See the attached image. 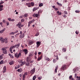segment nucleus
<instances>
[{
  "label": "nucleus",
  "instance_id": "1",
  "mask_svg": "<svg viewBox=\"0 0 80 80\" xmlns=\"http://www.w3.org/2000/svg\"><path fill=\"white\" fill-rule=\"evenodd\" d=\"M0 40L3 43L5 42V43H8V40L7 39V38L5 39L2 38H0Z\"/></svg>",
  "mask_w": 80,
  "mask_h": 80
},
{
  "label": "nucleus",
  "instance_id": "2",
  "mask_svg": "<svg viewBox=\"0 0 80 80\" xmlns=\"http://www.w3.org/2000/svg\"><path fill=\"white\" fill-rule=\"evenodd\" d=\"M15 57L17 58H18L19 57L22 56V53L19 52V54L17 53H16L14 54Z\"/></svg>",
  "mask_w": 80,
  "mask_h": 80
},
{
  "label": "nucleus",
  "instance_id": "3",
  "mask_svg": "<svg viewBox=\"0 0 80 80\" xmlns=\"http://www.w3.org/2000/svg\"><path fill=\"white\" fill-rule=\"evenodd\" d=\"M2 50L3 51V53L4 54H7V50L5 49V48H3L2 49Z\"/></svg>",
  "mask_w": 80,
  "mask_h": 80
},
{
  "label": "nucleus",
  "instance_id": "4",
  "mask_svg": "<svg viewBox=\"0 0 80 80\" xmlns=\"http://www.w3.org/2000/svg\"><path fill=\"white\" fill-rule=\"evenodd\" d=\"M35 72V68H34L32 69L31 71V73L32 74H33Z\"/></svg>",
  "mask_w": 80,
  "mask_h": 80
},
{
  "label": "nucleus",
  "instance_id": "5",
  "mask_svg": "<svg viewBox=\"0 0 80 80\" xmlns=\"http://www.w3.org/2000/svg\"><path fill=\"white\" fill-rule=\"evenodd\" d=\"M21 22H19L18 23V24L16 25V26H17L18 28H19L20 29H21L22 28H21Z\"/></svg>",
  "mask_w": 80,
  "mask_h": 80
},
{
  "label": "nucleus",
  "instance_id": "6",
  "mask_svg": "<svg viewBox=\"0 0 80 80\" xmlns=\"http://www.w3.org/2000/svg\"><path fill=\"white\" fill-rule=\"evenodd\" d=\"M3 10V5H1L0 6V12Z\"/></svg>",
  "mask_w": 80,
  "mask_h": 80
},
{
  "label": "nucleus",
  "instance_id": "7",
  "mask_svg": "<svg viewBox=\"0 0 80 80\" xmlns=\"http://www.w3.org/2000/svg\"><path fill=\"white\" fill-rule=\"evenodd\" d=\"M66 68V65H62L61 67V69L62 70H65Z\"/></svg>",
  "mask_w": 80,
  "mask_h": 80
},
{
  "label": "nucleus",
  "instance_id": "8",
  "mask_svg": "<svg viewBox=\"0 0 80 80\" xmlns=\"http://www.w3.org/2000/svg\"><path fill=\"white\" fill-rule=\"evenodd\" d=\"M23 52H24L25 53V55H27V53H28V50H27V49H23Z\"/></svg>",
  "mask_w": 80,
  "mask_h": 80
},
{
  "label": "nucleus",
  "instance_id": "9",
  "mask_svg": "<svg viewBox=\"0 0 80 80\" xmlns=\"http://www.w3.org/2000/svg\"><path fill=\"white\" fill-rule=\"evenodd\" d=\"M33 43V41H31V40H29V42H28V44L29 45H32Z\"/></svg>",
  "mask_w": 80,
  "mask_h": 80
},
{
  "label": "nucleus",
  "instance_id": "10",
  "mask_svg": "<svg viewBox=\"0 0 80 80\" xmlns=\"http://www.w3.org/2000/svg\"><path fill=\"white\" fill-rule=\"evenodd\" d=\"M24 37V33L23 34H20L19 36V38H23Z\"/></svg>",
  "mask_w": 80,
  "mask_h": 80
},
{
  "label": "nucleus",
  "instance_id": "11",
  "mask_svg": "<svg viewBox=\"0 0 80 80\" xmlns=\"http://www.w3.org/2000/svg\"><path fill=\"white\" fill-rule=\"evenodd\" d=\"M37 47H39L40 46V42L38 41L37 42Z\"/></svg>",
  "mask_w": 80,
  "mask_h": 80
},
{
  "label": "nucleus",
  "instance_id": "12",
  "mask_svg": "<svg viewBox=\"0 0 80 80\" xmlns=\"http://www.w3.org/2000/svg\"><path fill=\"white\" fill-rule=\"evenodd\" d=\"M52 8H54V10L56 11H57V10H58V8H55V6H52Z\"/></svg>",
  "mask_w": 80,
  "mask_h": 80
},
{
  "label": "nucleus",
  "instance_id": "13",
  "mask_svg": "<svg viewBox=\"0 0 80 80\" xmlns=\"http://www.w3.org/2000/svg\"><path fill=\"white\" fill-rule=\"evenodd\" d=\"M6 30V29L5 28H4L3 29H2L1 31H0V33H3L4 31H5V30Z\"/></svg>",
  "mask_w": 80,
  "mask_h": 80
},
{
  "label": "nucleus",
  "instance_id": "14",
  "mask_svg": "<svg viewBox=\"0 0 80 80\" xmlns=\"http://www.w3.org/2000/svg\"><path fill=\"white\" fill-rule=\"evenodd\" d=\"M7 69V68L5 66H4L3 68V73H5L6 72V70Z\"/></svg>",
  "mask_w": 80,
  "mask_h": 80
},
{
  "label": "nucleus",
  "instance_id": "15",
  "mask_svg": "<svg viewBox=\"0 0 80 80\" xmlns=\"http://www.w3.org/2000/svg\"><path fill=\"white\" fill-rule=\"evenodd\" d=\"M38 8H39L38 7L34 8L33 9V11H36L37 10H38Z\"/></svg>",
  "mask_w": 80,
  "mask_h": 80
},
{
  "label": "nucleus",
  "instance_id": "16",
  "mask_svg": "<svg viewBox=\"0 0 80 80\" xmlns=\"http://www.w3.org/2000/svg\"><path fill=\"white\" fill-rule=\"evenodd\" d=\"M42 56H41L40 57H38L37 60L38 61H40V60H41V59H42Z\"/></svg>",
  "mask_w": 80,
  "mask_h": 80
},
{
  "label": "nucleus",
  "instance_id": "17",
  "mask_svg": "<svg viewBox=\"0 0 80 80\" xmlns=\"http://www.w3.org/2000/svg\"><path fill=\"white\" fill-rule=\"evenodd\" d=\"M13 63H14V61H10L9 62V64L10 65H13Z\"/></svg>",
  "mask_w": 80,
  "mask_h": 80
},
{
  "label": "nucleus",
  "instance_id": "18",
  "mask_svg": "<svg viewBox=\"0 0 80 80\" xmlns=\"http://www.w3.org/2000/svg\"><path fill=\"white\" fill-rule=\"evenodd\" d=\"M30 57H28L27 58V62H30Z\"/></svg>",
  "mask_w": 80,
  "mask_h": 80
},
{
  "label": "nucleus",
  "instance_id": "19",
  "mask_svg": "<svg viewBox=\"0 0 80 80\" xmlns=\"http://www.w3.org/2000/svg\"><path fill=\"white\" fill-rule=\"evenodd\" d=\"M33 17H38V14H36L35 13H34L33 14Z\"/></svg>",
  "mask_w": 80,
  "mask_h": 80
},
{
  "label": "nucleus",
  "instance_id": "20",
  "mask_svg": "<svg viewBox=\"0 0 80 80\" xmlns=\"http://www.w3.org/2000/svg\"><path fill=\"white\" fill-rule=\"evenodd\" d=\"M20 44L19 43L15 45L16 48H18L19 47V46H20Z\"/></svg>",
  "mask_w": 80,
  "mask_h": 80
},
{
  "label": "nucleus",
  "instance_id": "21",
  "mask_svg": "<svg viewBox=\"0 0 80 80\" xmlns=\"http://www.w3.org/2000/svg\"><path fill=\"white\" fill-rule=\"evenodd\" d=\"M57 13L58 14V15H62V13L61 12H60L59 11H57Z\"/></svg>",
  "mask_w": 80,
  "mask_h": 80
},
{
  "label": "nucleus",
  "instance_id": "22",
  "mask_svg": "<svg viewBox=\"0 0 80 80\" xmlns=\"http://www.w3.org/2000/svg\"><path fill=\"white\" fill-rule=\"evenodd\" d=\"M58 66H56V68L55 70V72H56V73H57V70L58 69Z\"/></svg>",
  "mask_w": 80,
  "mask_h": 80
},
{
  "label": "nucleus",
  "instance_id": "23",
  "mask_svg": "<svg viewBox=\"0 0 80 80\" xmlns=\"http://www.w3.org/2000/svg\"><path fill=\"white\" fill-rule=\"evenodd\" d=\"M18 72H22V69L20 68V69H18Z\"/></svg>",
  "mask_w": 80,
  "mask_h": 80
},
{
  "label": "nucleus",
  "instance_id": "24",
  "mask_svg": "<svg viewBox=\"0 0 80 80\" xmlns=\"http://www.w3.org/2000/svg\"><path fill=\"white\" fill-rule=\"evenodd\" d=\"M26 66H27V67H29V66H30V63L29 62H27L26 63Z\"/></svg>",
  "mask_w": 80,
  "mask_h": 80
},
{
  "label": "nucleus",
  "instance_id": "25",
  "mask_svg": "<svg viewBox=\"0 0 80 80\" xmlns=\"http://www.w3.org/2000/svg\"><path fill=\"white\" fill-rule=\"evenodd\" d=\"M57 4L59 5V6H60L61 7H62V4L61 3H59L58 2H57Z\"/></svg>",
  "mask_w": 80,
  "mask_h": 80
},
{
  "label": "nucleus",
  "instance_id": "26",
  "mask_svg": "<svg viewBox=\"0 0 80 80\" xmlns=\"http://www.w3.org/2000/svg\"><path fill=\"white\" fill-rule=\"evenodd\" d=\"M20 68V65L17 66L15 67V69H18V68Z\"/></svg>",
  "mask_w": 80,
  "mask_h": 80
},
{
  "label": "nucleus",
  "instance_id": "27",
  "mask_svg": "<svg viewBox=\"0 0 80 80\" xmlns=\"http://www.w3.org/2000/svg\"><path fill=\"white\" fill-rule=\"evenodd\" d=\"M67 51V49L65 48H63L62 49V52H65Z\"/></svg>",
  "mask_w": 80,
  "mask_h": 80
},
{
  "label": "nucleus",
  "instance_id": "28",
  "mask_svg": "<svg viewBox=\"0 0 80 80\" xmlns=\"http://www.w3.org/2000/svg\"><path fill=\"white\" fill-rule=\"evenodd\" d=\"M23 17H26L27 18V17H28V14H25L23 16Z\"/></svg>",
  "mask_w": 80,
  "mask_h": 80
},
{
  "label": "nucleus",
  "instance_id": "29",
  "mask_svg": "<svg viewBox=\"0 0 80 80\" xmlns=\"http://www.w3.org/2000/svg\"><path fill=\"white\" fill-rule=\"evenodd\" d=\"M30 4L32 7H33V6H34V5H35V4H34V2H31V3Z\"/></svg>",
  "mask_w": 80,
  "mask_h": 80
},
{
  "label": "nucleus",
  "instance_id": "30",
  "mask_svg": "<svg viewBox=\"0 0 80 80\" xmlns=\"http://www.w3.org/2000/svg\"><path fill=\"white\" fill-rule=\"evenodd\" d=\"M73 71H74V72H73V73H75L76 72V71H77V68H74L73 69Z\"/></svg>",
  "mask_w": 80,
  "mask_h": 80
},
{
  "label": "nucleus",
  "instance_id": "31",
  "mask_svg": "<svg viewBox=\"0 0 80 80\" xmlns=\"http://www.w3.org/2000/svg\"><path fill=\"white\" fill-rule=\"evenodd\" d=\"M46 60H47V61H49L50 60V59L47 57H46Z\"/></svg>",
  "mask_w": 80,
  "mask_h": 80
},
{
  "label": "nucleus",
  "instance_id": "32",
  "mask_svg": "<svg viewBox=\"0 0 80 80\" xmlns=\"http://www.w3.org/2000/svg\"><path fill=\"white\" fill-rule=\"evenodd\" d=\"M32 56H33V54H32V53H30L29 55V57H32Z\"/></svg>",
  "mask_w": 80,
  "mask_h": 80
},
{
  "label": "nucleus",
  "instance_id": "33",
  "mask_svg": "<svg viewBox=\"0 0 80 80\" xmlns=\"http://www.w3.org/2000/svg\"><path fill=\"white\" fill-rule=\"evenodd\" d=\"M36 78V76H34L32 78L33 80H35Z\"/></svg>",
  "mask_w": 80,
  "mask_h": 80
},
{
  "label": "nucleus",
  "instance_id": "34",
  "mask_svg": "<svg viewBox=\"0 0 80 80\" xmlns=\"http://www.w3.org/2000/svg\"><path fill=\"white\" fill-rule=\"evenodd\" d=\"M43 5V4L42 3H40L39 5V6L40 7H42Z\"/></svg>",
  "mask_w": 80,
  "mask_h": 80
},
{
  "label": "nucleus",
  "instance_id": "35",
  "mask_svg": "<svg viewBox=\"0 0 80 80\" xmlns=\"http://www.w3.org/2000/svg\"><path fill=\"white\" fill-rule=\"evenodd\" d=\"M14 34H15V32H10L9 33L10 35H14Z\"/></svg>",
  "mask_w": 80,
  "mask_h": 80
},
{
  "label": "nucleus",
  "instance_id": "36",
  "mask_svg": "<svg viewBox=\"0 0 80 80\" xmlns=\"http://www.w3.org/2000/svg\"><path fill=\"white\" fill-rule=\"evenodd\" d=\"M2 22L4 23H5L7 22V21H5V19H3L2 21Z\"/></svg>",
  "mask_w": 80,
  "mask_h": 80
},
{
  "label": "nucleus",
  "instance_id": "37",
  "mask_svg": "<svg viewBox=\"0 0 80 80\" xmlns=\"http://www.w3.org/2000/svg\"><path fill=\"white\" fill-rule=\"evenodd\" d=\"M21 22H25V19H22L21 20Z\"/></svg>",
  "mask_w": 80,
  "mask_h": 80
},
{
  "label": "nucleus",
  "instance_id": "38",
  "mask_svg": "<svg viewBox=\"0 0 80 80\" xmlns=\"http://www.w3.org/2000/svg\"><path fill=\"white\" fill-rule=\"evenodd\" d=\"M42 76L38 78V79L39 80H40L42 79Z\"/></svg>",
  "mask_w": 80,
  "mask_h": 80
},
{
  "label": "nucleus",
  "instance_id": "39",
  "mask_svg": "<svg viewBox=\"0 0 80 80\" xmlns=\"http://www.w3.org/2000/svg\"><path fill=\"white\" fill-rule=\"evenodd\" d=\"M3 60L1 61L0 62V65H2V64H3Z\"/></svg>",
  "mask_w": 80,
  "mask_h": 80
},
{
  "label": "nucleus",
  "instance_id": "40",
  "mask_svg": "<svg viewBox=\"0 0 80 80\" xmlns=\"http://www.w3.org/2000/svg\"><path fill=\"white\" fill-rule=\"evenodd\" d=\"M11 47L12 48H16V46H15V45L13 46H11Z\"/></svg>",
  "mask_w": 80,
  "mask_h": 80
},
{
  "label": "nucleus",
  "instance_id": "41",
  "mask_svg": "<svg viewBox=\"0 0 80 80\" xmlns=\"http://www.w3.org/2000/svg\"><path fill=\"white\" fill-rule=\"evenodd\" d=\"M56 62H57V60H56V59H54L53 60V63H56Z\"/></svg>",
  "mask_w": 80,
  "mask_h": 80
},
{
  "label": "nucleus",
  "instance_id": "42",
  "mask_svg": "<svg viewBox=\"0 0 80 80\" xmlns=\"http://www.w3.org/2000/svg\"><path fill=\"white\" fill-rule=\"evenodd\" d=\"M23 79H25V75L24 74H23Z\"/></svg>",
  "mask_w": 80,
  "mask_h": 80
},
{
  "label": "nucleus",
  "instance_id": "43",
  "mask_svg": "<svg viewBox=\"0 0 80 80\" xmlns=\"http://www.w3.org/2000/svg\"><path fill=\"white\" fill-rule=\"evenodd\" d=\"M76 13H79L80 12V11L78 10H77L75 11Z\"/></svg>",
  "mask_w": 80,
  "mask_h": 80
},
{
  "label": "nucleus",
  "instance_id": "44",
  "mask_svg": "<svg viewBox=\"0 0 80 80\" xmlns=\"http://www.w3.org/2000/svg\"><path fill=\"white\" fill-rule=\"evenodd\" d=\"M13 48H12V47H11L10 48V52H12V49Z\"/></svg>",
  "mask_w": 80,
  "mask_h": 80
},
{
  "label": "nucleus",
  "instance_id": "45",
  "mask_svg": "<svg viewBox=\"0 0 80 80\" xmlns=\"http://www.w3.org/2000/svg\"><path fill=\"white\" fill-rule=\"evenodd\" d=\"M6 24L7 26L9 25L10 24L9 23V22H7Z\"/></svg>",
  "mask_w": 80,
  "mask_h": 80
},
{
  "label": "nucleus",
  "instance_id": "46",
  "mask_svg": "<svg viewBox=\"0 0 80 80\" xmlns=\"http://www.w3.org/2000/svg\"><path fill=\"white\" fill-rule=\"evenodd\" d=\"M23 15L19 17V18H23Z\"/></svg>",
  "mask_w": 80,
  "mask_h": 80
},
{
  "label": "nucleus",
  "instance_id": "47",
  "mask_svg": "<svg viewBox=\"0 0 80 80\" xmlns=\"http://www.w3.org/2000/svg\"><path fill=\"white\" fill-rule=\"evenodd\" d=\"M31 21V22L32 23H33V22H35V19H33Z\"/></svg>",
  "mask_w": 80,
  "mask_h": 80
},
{
  "label": "nucleus",
  "instance_id": "48",
  "mask_svg": "<svg viewBox=\"0 0 80 80\" xmlns=\"http://www.w3.org/2000/svg\"><path fill=\"white\" fill-rule=\"evenodd\" d=\"M4 3V2H0V6L1 5H2V4H3V3Z\"/></svg>",
  "mask_w": 80,
  "mask_h": 80
},
{
  "label": "nucleus",
  "instance_id": "49",
  "mask_svg": "<svg viewBox=\"0 0 80 80\" xmlns=\"http://www.w3.org/2000/svg\"><path fill=\"white\" fill-rule=\"evenodd\" d=\"M8 20L9 21H11V18H9L8 19Z\"/></svg>",
  "mask_w": 80,
  "mask_h": 80
},
{
  "label": "nucleus",
  "instance_id": "50",
  "mask_svg": "<svg viewBox=\"0 0 80 80\" xmlns=\"http://www.w3.org/2000/svg\"><path fill=\"white\" fill-rule=\"evenodd\" d=\"M32 23V21H30L28 22V24H31Z\"/></svg>",
  "mask_w": 80,
  "mask_h": 80
},
{
  "label": "nucleus",
  "instance_id": "51",
  "mask_svg": "<svg viewBox=\"0 0 80 80\" xmlns=\"http://www.w3.org/2000/svg\"><path fill=\"white\" fill-rule=\"evenodd\" d=\"M77 73H76L75 74V76H74V78H76L77 77Z\"/></svg>",
  "mask_w": 80,
  "mask_h": 80
},
{
  "label": "nucleus",
  "instance_id": "52",
  "mask_svg": "<svg viewBox=\"0 0 80 80\" xmlns=\"http://www.w3.org/2000/svg\"><path fill=\"white\" fill-rule=\"evenodd\" d=\"M72 78V76L71 75L69 76V79H71Z\"/></svg>",
  "mask_w": 80,
  "mask_h": 80
},
{
  "label": "nucleus",
  "instance_id": "53",
  "mask_svg": "<svg viewBox=\"0 0 80 80\" xmlns=\"http://www.w3.org/2000/svg\"><path fill=\"white\" fill-rule=\"evenodd\" d=\"M37 51H36L35 52V55H37Z\"/></svg>",
  "mask_w": 80,
  "mask_h": 80
},
{
  "label": "nucleus",
  "instance_id": "54",
  "mask_svg": "<svg viewBox=\"0 0 80 80\" xmlns=\"http://www.w3.org/2000/svg\"><path fill=\"white\" fill-rule=\"evenodd\" d=\"M63 17H64L65 18H66L67 17V16L65 15H63Z\"/></svg>",
  "mask_w": 80,
  "mask_h": 80
},
{
  "label": "nucleus",
  "instance_id": "55",
  "mask_svg": "<svg viewBox=\"0 0 80 80\" xmlns=\"http://www.w3.org/2000/svg\"><path fill=\"white\" fill-rule=\"evenodd\" d=\"M27 74H28L27 72H26L24 73V75H27Z\"/></svg>",
  "mask_w": 80,
  "mask_h": 80
},
{
  "label": "nucleus",
  "instance_id": "56",
  "mask_svg": "<svg viewBox=\"0 0 80 80\" xmlns=\"http://www.w3.org/2000/svg\"><path fill=\"white\" fill-rule=\"evenodd\" d=\"M11 22H14V21H15V19H12L11 20Z\"/></svg>",
  "mask_w": 80,
  "mask_h": 80
},
{
  "label": "nucleus",
  "instance_id": "57",
  "mask_svg": "<svg viewBox=\"0 0 80 80\" xmlns=\"http://www.w3.org/2000/svg\"><path fill=\"white\" fill-rule=\"evenodd\" d=\"M28 7H31L30 5V4H28Z\"/></svg>",
  "mask_w": 80,
  "mask_h": 80
},
{
  "label": "nucleus",
  "instance_id": "58",
  "mask_svg": "<svg viewBox=\"0 0 80 80\" xmlns=\"http://www.w3.org/2000/svg\"><path fill=\"white\" fill-rule=\"evenodd\" d=\"M18 31H16V32H14V33H18Z\"/></svg>",
  "mask_w": 80,
  "mask_h": 80
},
{
  "label": "nucleus",
  "instance_id": "59",
  "mask_svg": "<svg viewBox=\"0 0 80 80\" xmlns=\"http://www.w3.org/2000/svg\"><path fill=\"white\" fill-rule=\"evenodd\" d=\"M2 24H3L2 22H0V25H1V26H2Z\"/></svg>",
  "mask_w": 80,
  "mask_h": 80
},
{
  "label": "nucleus",
  "instance_id": "60",
  "mask_svg": "<svg viewBox=\"0 0 80 80\" xmlns=\"http://www.w3.org/2000/svg\"><path fill=\"white\" fill-rule=\"evenodd\" d=\"M76 34H77V35H78V31H76Z\"/></svg>",
  "mask_w": 80,
  "mask_h": 80
},
{
  "label": "nucleus",
  "instance_id": "61",
  "mask_svg": "<svg viewBox=\"0 0 80 80\" xmlns=\"http://www.w3.org/2000/svg\"><path fill=\"white\" fill-rule=\"evenodd\" d=\"M38 35H39V34L37 33V34H36L35 36H36V37H37V36H38Z\"/></svg>",
  "mask_w": 80,
  "mask_h": 80
},
{
  "label": "nucleus",
  "instance_id": "62",
  "mask_svg": "<svg viewBox=\"0 0 80 80\" xmlns=\"http://www.w3.org/2000/svg\"><path fill=\"white\" fill-rule=\"evenodd\" d=\"M10 57L12 58H13V56H12V55Z\"/></svg>",
  "mask_w": 80,
  "mask_h": 80
},
{
  "label": "nucleus",
  "instance_id": "63",
  "mask_svg": "<svg viewBox=\"0 0 80 80\" xmlns=\"http://www.w3.org/2000/svg\"><path fill=\"white\" fill-rule=\"evenodd\" d=\"M42 52H38V55H40V54H41Z\"/></svg>",
  "mask_w": 80,
  "mask_h": 80
},
{
  "label": "nucleus",
  "instance_id": "64",
  "mask_svg": "<svg viewBox=\"0 0 80 80\" xmlns=\"http://www.w3.org/2000/svg\"><path fill=\"white\" fill-rule=\"evenodd\" d=\"M76 80H80V76L79 77V78L78 79H76Z\"/></svg>",
  "mask_w": 80,
  "mask_h": 80
}]
</instances>
